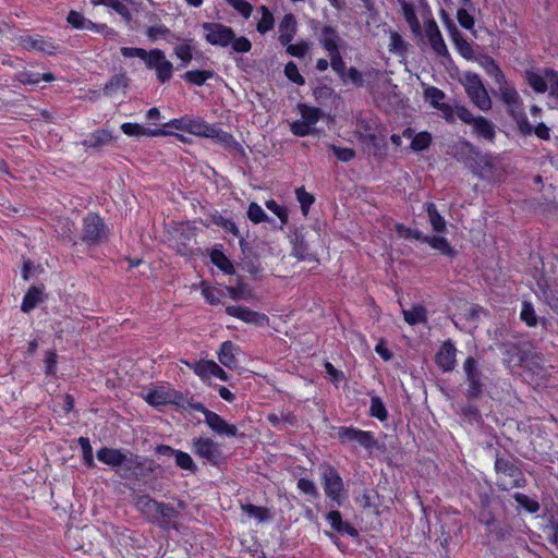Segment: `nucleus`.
I'll return each instance as SVG.
<instances>
[{
    "instance_id": "2",
    "label": "nucleus",
    "mask_w": 558,
    "mask_h": 558,
    "mask_svg": "<svg viewBox=\"0 0 558 558\" xmlns=\"http://www.w3.org/2000/svg\"><path fill=\"white\" fill-rule=\"evenodd\" d=\"M465 374V391L464 397L469 402H473L483 398L487 388V377L480 367L478 361L473 356H468L463 363Z\"/></svg>"
},
{
    "instance_id": "61",
    "label": "nucleus",
    "mask_w": 558,
    "mask_h": 558,
    "mask_svg": "<svg viewBox=\"0 0 558 558\" xmlns=\"http://www.w3.org/2000/svg\"><path fill=\"white\" fill-rule=\"evenodd\" d=\"M214 223L221 227L226 232H230L236 238H240V231L236 227V225L227 218H223L222 216L214 217Z\"/></svg>"
},
{
    "instance_id": "17",
    "label": "nucleus",
    "mask_w": 558,
    "mask_h": 558,
    "mask_svg": "<svg viewBox=\"0 0 558 558\" xmlns=\"http://www.w3.org/2000/svg\"><path fill=\"white\" fill-rule=\"evenodd\" d=\"M125 453L126 452L121 449L101 447L97 451L96 457L100 462L109 465L113 471H116Z\"/></svg>"
},
{
    "instance_id": "9",
    "label": "nucleus",
    "mask_w": 558,
    "mask_h": 558,
    "mask_svg": "<svg viewBox=\"0 0 558 558\" xmlns=\"http://www.w3.org/2000/svg\"><path fill=\"white\" fill-rule=\"evenodd\" d=\"M192 448L196 456L208 461L211 465H219L223 453L218 442L211 438L198 437L192 440Z\"/></svg>"
},
{
    "instance_id": "24",
    "label": "nucleus",
    "mask_w": 558,
    "mask_h": 558,
    "mask_svg": "<svg viewBox=\"0 0 558 558\" xmlns=\"http://www.w3.org/2000/svg\"><path fill=\"white\" fill-rule=\"evenodd\" d=\"M136 456L132 452L126 451L124 457L121 460V463L119 464L118 469L114 471V473L121 478L125 481H133L134 476V469L136 463Z\"/></svg>"
},
{
    "instance_id": "47",
    "label": "nucleus",
    "mask_w": 558,
    "mask_h": 558,
    "mask_svg": "<svg viewBox=\"0 0 558 558\" xmlns=\"http://www.w3.org/2000/svg\"><path fill=\"white\" fill-rule=\"evenodd\" d=\"M432 143L430 133L424 131L415 134L411 142V149L414 151H423L429 147Z\"/></svg>"
},
{
    "instance_id": "51",
    "label": "nucleus",
    "mask_w": 558,
    "mask_h": 558,
    "mask_svg": "<svg viewBox=\"0 0 558 558\" xmlns=\"http://www.w3.org/2000/svg\"><path fill=\"white\" fill-rule=\"evenodd\" d=\"M356 128L365 140H367L371 143H375L377 137L374 132L373 123L371 121H367L366 119L363 118H357Z\"/></svg>"
},
{
    "instance_id": "19",
    "label": "nucleus",
    "mask_w": 558,
    "mask_h": 558,
    "mask_svg": "<svg viewBox=\"0 0 558 558\" xmlns=\"http://www.w3.org/2000/svg\"><path fill=\"white\" fill-rule=\"evenodd\" d=\"M339 40L340 36L335 27L330 25H325L322 28L319 34V43L328 53L336 52V50H339Z\"/></svg>"
},
{
    "instance_id": "26",
    "label": "nucleus",
    "mask_w": 558,
    "mask_h": 558,
    "mask_svg": "<svg viewBox=\"0 0 558 558\" xmlns=\"http://www.w3.org/2000/svg\"><path fill=\"white\" fill-rule=\"evenodd\" d=\"M234 352L235 345L231 341H225L218 352L219 362L230 369L235 368L238 366V360Z\"/></svg>"
},
{
    "instance_id": "64",
    "label": "nucleus",
    "mask_w": 558,
    "mask_h": 558,
    "mask_svg": "<svg viewBox=\"0 0 558 558\" xmlns=\"http://www.w3.org/2000/svg\"><path fill=\"white\" fill-rule=\"evenodd\" d=\"M545 76L549 84V95L558 99V73L553 69H546Z\"/></svg>"
},
{
    "instance_id": "30",
    "label": "nucleus",
    "mask_w": 558,
    "mask_h": 558,
    "mask_svg": "<svg viewBox=\"0 0 558 558\" xmlns=\"http://www.w3.org/2000/svg\"><path fill=\"white\" fill-rule=\"evenodd\" d=\"M215 72L211 70H191L182 75V78L193 85L203 86L207 80L214 77Z\"/></svg>"
},
{
    "instance_id": "62",
    "label": "nucleus",
    "mask_w": 558,
    "mask_h": 558,
    "mask_svg": "<svg viewBox=\"0 0 558 558\" xmlns=\"http://www.w3.org/2000/svg\"><path fill=\"white\" fill-rule=\"evenodd\" d=\"M330 57V66L331 69L340 76L344 74L345 63L340 54L339 50H336V52L328 53Z\"/></svg>"
},
{
    "instance_id": "6",
    "label": "nucleus",
    "mask_w": 558,
    "mask_h": 558,
    "mask_svg": "<svg viewBox=\"0 0 558 558\" xmlns=\"http://www.w3.org/2000/svg\"><path fill=\"white\" fill-rule=\"evenodd\" d=\"M205 40L211 46L228 47L234 37V31L225 24L205 22L202 24Z\"/></svg>"
},
{
    "instance_id": "27",
    "label": "nucleus",
    "mask_w": 558,
    "mask_h": 558,
    "mask_svg": "<svg viewBox=\"0 0 558 558\" xmlns=\"http://www.w3.org/2000/svg\"><path fill=\"white\" fill-rule=\"evenodd\" d=\"M424 243H427L430 247L439 251L442 255L450 258H453L457 255V251L448 243L444 236L426 235Z\"/></svg>"
},
{
    "instance_id": "46",
    "label": "nucleus",
    "mask_w": 558,
    "mask_h": 558,
    "mask_svg": "<svg viewBox=\"0 0 558 558\" xmlns=\"http://www.w3.org/2000/svg\"><path fill=\"white\" fill-rule=\"evenodd\" d=\"M128 85V78L123 74H116L113 75L109 82L106 83L104 87V93L107 96H110L114 93H117L120 88L126 87Z\"/></svg>"
},
{
    "instance_id": "44",
    "label": "nucleus",
    "mask_w": 558,
    "mask_h": 558,
    "mask_svg": "<svg viewBox=\"0 0 558 558\" xmlns=\"http://www.w3.org/2000/svg\"><path fill=\"white\" fill-rule=\"evenodd\" d=\"M526 80L529 85L536 92V93H545L548 88V81L546 76H542L533 71L526 72Z\"/></svg>"
},
{
    "instance_id": "45",
    "label": "nucleus",
    "mask_w": 558,
    "mask_h": 558,
    "mask_svg": "<svg viewBox=\"0 0 558 558\" xmlns=\"http://www.w3.org/2000/svg\"><path fill=\"white\" fill-rule=\"evenodd\" d=\"M77 442L82 449L84 464L89 469L95 468L96 464L94 461L93 448H92L89 439L87 437H80L77 439Z\"/></svg>"
},
{
    "instance_id": "7",
    "label": "nucleus",
    "mask_w": 558,
    "mask_h": 558,
    "mask_svg": "<svg viewBox=\"0 0 558 558\" xmlns=\"http://www.w3.org/2000/svg\"><path fill=\"white\" fill-rule=\"evenodd\" d=\"M339 441L343 445L356 442L361 447L371 450L378 447V441L372 432L357 429L355 427L341 426L338 429Z\"/></svg>"
},
{
    "instance_id": "38",
    "label": "nucleus",
    "mask_w": 558,
    "mask_h": 558,
    "mask_svg": "<svg viewBox=\"0 0 558 558\" xmlns=\"http://www.w3.org/2000/svg\"><path fill=\"white\" fill-rule=\"evenodd\" d=\"M213 125L206 123L205 121L192 120L189 118L186 132L193 135L208 137L211 131Z\"/></svg>"
},
{
    "instance_id": "18",
    "label": "nucleus",
    "mask_w": 558,
    "mask_h": 558,
    "mask_svg": "<svg viewBox=\"0 0 558 558\" xmlns=\"http://www.w3.org/2000/svg\"><path fill=\"white\" fill-rule=\"evenodd\" d=\"M44 286H32L24 295L21 310L24 313H28L44 302Z\"/></svg>"
},
{
    "instance_id": "34",
    "label": "nucleus",
    "mask_w": 558,
    "mask_h": 558,
    "mask_svg": "<svg viewBox=\"0 0 558 558\" xmlns=\"http://www.w3.org/2000/svg\"><path fill=\"white\" fill-rule=\"evenodd\" d=\"M191 41L192 39H182V43L173 48L174 54L181 60L180 66H186L193 59Z\"/></svg>"
},
{
    "instance_id": "54",
    "label": "nucleus",
    "mask_w": 558,
    "mask_h": 558,
    "mask_svg": "<svg viewBox=\"0 0 558 558\" xmlns=\"http://www.w3.org/2000/svg\"><path fill=\"white\" fill-rule=\"evenodd\" d=\"M520 317L529 327H534L537 324V316L535 314L532 303L524 301Z\"/></svg>"
},
{
    "instance_id": "15",
    "label": "nucleus",
    "mask_w": 558,
    "mask_h": 558,
    "mask_svg": "<svg viewBox=\"0 0 558 558\" xmlns=\"http://www.w3.org/2000/svg\"><path fill=\"white\" fill-rule=\"evenodd\" d=\"M134 469L133 481L137 482H146L158 469L160 465L156 463L154 460L136 456V463Z\"/></svg>"
},
{
    "instance_id": "37",
    "label": "nucleus",
    "mask_w": 558,
    "mask_h": 558,
    "mask_svg": "<svg viewBox=\"0 0 558 558\" xmlns=\"http://www.w3.org/2000/svg\"><path fill=\"white\" fill-rule=\"evenodd\" d=\"M241 509L250 517L256 518L259 522L268 521L271 519L270 511L266 507H258L252 504H241Z\"/></svg>"
},
{
    "instance_id": "57",
    "label": "nucleus",
    "mask_w": 558,
    "mask_h": 558,
    "mask_svg": "<svg viewBox=\"0 0 558 558\" xmlns=\"http://www.w3.org/2000/svg\"><path fill=\"white\" fill-rule=\"evenodd\" d=\"M284 74L291 82L300 86L305 84V78L300 74L298 65L293 61L286 64Z\"/></svg>"
},
{
    "instance_id": "14",
    "label": "nucleus",
    "mask_w": 558,
    "mask_h": 558,
    "mask_svg": "<svg viewBox=\"0 0 558 558\" xmlns=\"http://www.w3.org/2000/svg\"><path fill=\"white\" fill-rule=\"evenodd\" d=\"M453 149V157L458 161L471 167L481 156L480 150L469 141H460L454 145Z\"/></svg>"
},
{
    "instance_id": "3",
    "label": "nucleus",
    "mask_w": 558,
    "mask_h": 558,
    "mask_svg": "<svg viewBox=\"0 0 558 558\" xmlns=\"http://www.w3.org/2000/svg\"><path fill=\"white\" fill-rule=\"evenodd\" d=\"M109 236V228L96 213H89L83 219L81 240L88 246H98Z\"/></svg>"
},
{
    "instance_id": "1",
    "label": "nucleus",
    "mask_w": 558,
    "mask_h": 558,
    "mask_svg": "<svg viewBox=\"0 0 558 558\" xmlns=\"http://www.w3.org/2000/svg\"><path fill=\"white\" fill-rule=\"evenodd\" d=\"M498 85L500 99L507 106V111L511 116V118L515 121L519 132L523 136H529L532 134V125L529 122L526 114L523 110L522 101L519 97L518 92L511 86L506 76L504 77L502 83H496Z\"/></svg>"
},
{
    "instance_id": "39",
    "label": "nucleus",
    "mask_w": 558,
    "mask_h": 558,
    "mask_svg": "<svg viewBox=\"0 0 558 558\" xmlns=\"http://www.w3.org/2000/svg\"><path fill=\"white\" fill-rule=\"evenodd\" d=\"M247 217L253 223H260L264 221L274 223L275 220L270 218L264 209L255 202L248 205Z\"/></svg>"
},
{
    "instance_id": "63",
    "label": "nucleus",
    "mask_w": 558,
    "mask_h": 558,
    "mask_svg": "<svg viewBox=\"0 0 558 558\" xmlns=\"http://www.w3.org/2000/svg\"><path fill=\"white\" fill-rule=\"evenodd\" d=\"M298 488L304 493L307 496H311L313 498H318L319 494L317 490V487L315 486L314 482L307 478H300L298 481Z\"/></svg>"
},
{
    "instance_id": "60",
    "label": "nucleus",
    "mask_w": 558,
    "mask_h": 558,
    "mask_svg": "<svg viewBox=\"0 0 558 558\" xmlns=\"http://www.w3.org/2000/svg\"><path fill=\"white\" fill-rule=\"evenodd\" d=\"M230 45H231L233 51L239 52V53H245L252 49V43L250 41L248 38H246L244 36L236 37L235 34H234V37H233L232 41L230 43Z\"/></svg>"
},
{
    "instance_id": "25",
    "label": "nucleus",
    "mask_w": 558,
    "mask_h": 558,
    "mask_svg": "<svg viewBox=\"0 0 558 558\" xmlns=\"http://www.w3.org/2000/svg\"><path fill=\"white\" fill-rule=\"evenodd\" d=\"M472 126H473V131L476 135L487 140L489 142L494 141V138L496 136L495 125L493 122L487 120L485 117H482V116L476 117V120L474 121Z\"/></svg>"
},
{
    "instance_id": "58",
    "label": "nucleus",
    "mask_w": 558,
    "mask_h": 558,
    "mask_svg": "<svg viewBox=\"0 0 558 558\" xmlns=\"http://www.w3.org/2000/svg\"><path fill=\"white\" fill-rule=\"evenodd\" d=\"M426 99L429 100L430 105L438 109L442 102H440L445 97V93L437 87L430 86L424 92Z\"/></svg>"
},
{
    "instance_id": "48",
    "label": "nucleus",
    "mask_w": 558,
    "mask_h": 558,
    "mask_svg": "<svg viewBox=\"0 0 558 558\" xmlns=\"http://www.w3.org/2000/svg\"><path fill=\"white\" fill-rule=\"evenodd\" d=\"M260 11H262V19L257 23V31L260 34H265L274 28L275 19H274L272 13L268 10L267 7L262 5Z\"/></svg>"
},
{
    "instance_id": "49",
    "label": "nucleus",
    "mask_w": 558,
    "mask_h": 558,
    "mask_svg": "<svg viewBox=\"0 0 558 558\" xmlns=\"http://www.w3.org/2000/svg\"><path fill=\"white\" fill-rule=\"evenodd\" d=\"M296 198L301 205V210L304 216H307L310 207L314 204L315 197L313 194L305 191L304 186L295 190Z\"/></svg>"
},
{
    "instance_id": "40",
    "label": "nucleus",
    "mask_w": 558,
    "mask_h": 558,
    "mask_svg": "<svg viewBox=\"0 0 558 558\" xmlns=\"http://www.w3.org/2000/svg\"><path fill=\"white\" fill-rule=\"evenodd\" d=\"M369 415L376 417L380 422H385L388 418V411L378 396H372Z\"/></svg>"
},
{
    "instance_id": "12",
    "label": "nucleus",
    "mask_w": 558,
    "mask_h": 558,
    "mask_svg": "<svg viewBox=\"0 0 558 558\" xmlns=\"http://www.w3.org/2000/svg\"><path fill=\"white\" fill-rule=\"evenodd\" d=\"M426 37L429 40L432 49L440 57L449 58L447 46L444 41L441 33L434 19H429L425 23Z\"/></svg>"
},
{
    "instance_id": "41",
    "label": "nucleus",
    "mask_w": 558,
    "mask_h": 558,
    "mask_svg": "<svg viewBox=\"0 0 558 558\" xmlns=\"http://www.w3.org/2000/svg\"><path fill=\"white\" fill-rule=\"evenodd\" d=\"M173 458L177 466L180 468L181 470L190 471L192 473H195L197 471V466L189 453L181 450H177Z\"/></svg>"
},
{
    "instance_id": "52",
    "label": "nucleus",
    "mask_w": 558,
    "mask_h": 558,
    "mask_svg": "<svg viewBox=\"0 0 558 558\" xmlns=\"http://www.w3.org/2000/svg\"><path fill=\"white\" fill-rule=\"evenodd\" d=\"M396 231L400 238L405 240L414 239L424 243V239L426 238L420 230L408 228L402 223L396 225Z\"/></svg>"
},
{
    "instance_id": "29",
    "label": "nucleus",
    "mask_w": 558,
    "mask_h": 558,
    "mask_svg": "<svg viewBox=\"0 0 558 558\" xmlns=\"http://www.w3.org/2000/svg\"><path fill=\"white\" fill-rule=\"evenodd\" d=\"M402 11H403V16H404L407 23L409 24L413 35L417 36V37L422 36V26L416 16L413 4L408 3V2H402Z\"/></svg>"
},
{
    "instance_id": "42",
    "label": "nucleus",
    "mask_w": 558,
    "mask_h": 558,
    "mask_svg": "<svg viewBox=\"0 0 558 558\" xmlns=\"http://www.w3.org/2000/svg\"><path fill=\"white\" fill-rule=\"evenodd\" d=\"M299 110L302 116V120L310 126H313L322 117V110L318 108L310 107L307 105H299Z\"/></svg>"
},
{
    "instance_id": "21",
    "label": "nucleus",
    "mask_w": 558,
    "mask_h": 558,
    "mask_svg": "<svg viewBox=\"0 0 558 558\" xmlns=\"http://www.w3.org/2000/svg\"><path fill=\"white\" fill-rule=\"evenodd\" d=\"M474 60L477 61V63L495 80L496 83L504 82L505 74L490 56L480 54L478 57H475Z\"/></svg>"
},
{
    "instance_id": "59",
    "label": "nucleus",
    "mask_w": 558,
    "mask_h": 558,
    "mask_svg": "<svg viewBox=\"0 0 558 558\" xmlns=\"http://www.w3.org/2000/svg\"><path fill=\"white\" fill-rule=\"evenodd\" d=\"M241 267L252 276L258 275L262 270L257 255H254L253 257L247 255V258L243 259Z\"/></svg>"
},
{
    "instance_id": "33",
    "label": "nucleus",
    "mask_w": 558,
    "mask_h": 558,
    "mask_svg": "<svg viewBox=\"0 0 558 558\" xmlns=\"http://www.w3.org/2000/svg\"><path fill=\"white\" fill-rule=\"evenodd\" d=\"M211 263L227 275L234 274L235 269L230 259L219 250L214 248L210 253Z\"/></svg>"
},
{
    "instance_id": "56",
    "label": "nucleus",
    "mask_w": 558,
    "mask_h": 558,
    "mask_svg": "<svg viewBox=\"0 0 558 558\" xmlns=\"http://www.w3.org/2000/svg\"><path fill=\"white\" fill-rule=\"evenodd\" d=\"M293 255L300 259L304 260L308 257V246L304 241L303 236L295 234V239L293 241Z\"/></svg>"
},
{
    "instance_id": "36",
    "label": "nucleus",
    "mask_w": 558,
    "mask_h": 558,
    "mask_svg": "<svg viewBox=\"0 0 558 558\" xmlns=\"http://www.w3.org/2000/svg\"><path fill=\"white\" fill-rule=\"evenodd\" d=\"M426 211L433 230L436 232H444L446 230V221L438 213L436 205L434 203H427Z\"/></svg>"
},
{
    "instance_id": "16",
    "label": "nucleus",
    "mask_w": 558,
    "mask_h": 558,
    "mask_svg": "<svg viewBox=\"0 0 558 558\" xmlns=\"http://www.w3.org/2000/svg\"><path fill=\"white\" fill-rule=\"evenodd\" d=\"M296 20L292 13L286 14L279 23V41L282 46L290 44L296 34Z\"/></svg>"
},
{
    "instance_id": "53",
    "label": "nucleus",
    "mask_w": 558,
    "mask_h": 558,
    "mask_svg": "<svg viewBox=\"0 0 558 558\" xmlns=\"http://www.w3.org/2000/svg\"><path fill=\"white\" fill-rule=\"evenodd\" d=\"M344 84L352 83L356 87L364 85L363 74L354 66L349 68L344 71V74L340 76Z\"/></svg>"
},
{
    "instance_id": "11",
    "label": "nucleus",
    "mask_w": 558,
    "mask_h": 558,
    "mask_svg": "<svg viewBox=\"0 0 558 558\" xmlns=\"http://www.w3.org/2000/svg\"><path fill=\"white\" fill-rule=\"evenodd\" d=\"M226 313L232 317L241 319L244 323L255 326H266L269 322V318L266 314L252 311L246 306L229 305L226 307Z\"/></svg>"
},
{
    "instance_id": "4",
    "label": "nucleus",
    "mask_w": 558,
    "mask_h": 558,
    "mask_svg": "<svg viewBox=\"0 0 558 558\" xmlns=\"http://www.w3.org/2000/svg\"><path fill=\"white\" fill-rule=\"evenodd\" d=\"M462 84L471 101L481 110L488 111L492 108L490 97L478 74L466 72Z\"/></svg>"
},
{
    "instance_id": "43",
    "label": "nucleus",
    "mask_w": 558,
    "mask_h": 558,
    "mask_svg": "<svg viewBox=\"0 0 558 558\" xmlns=\"http://www.w3.org/2000/svg\"><path fill=\"white\" fill-rule=\"evenodd\" d=\"M169 396H170V400H171V401H169V404H175V405L182 408L183 410H186V409L194 410V405L202 404L201 402L194 401L193 398H186L183 393L175 391V390H170Z\"/></svg>"
},
{
    "instance_id": "23",
    "label": "nucleus",
    "mask_w": 558,
    "mask_h": 558,
    "mask_svg": "<svg viewBox=\"0 0 558 558\" xmlns=\"http://www.w3.org/2000/svg\"><path fill=\"white\" fill-rule=\"evenodd\" d=\"M160 502L148 495H141L135 498V507L150 520L155 521Z\"/></svg>"
},
{
    "instance_id": "22",
    "label": "nucleus",
    "mask_w": 558,
    "mask_h": 558,
    "mask_svg": "<svg viewBox=\"0 0 558 558\" xmlns=\"http://www.w3.org/2000/svg\"><path fill=\"white\" fill-rule=\"evenodd\" d=\"M112 134L107 130H97L87 136L82 145L86 148L99 149L112 141Z\"/></svg>"
},
{
    "instance_id": "55",
    "label": "nucleus",
    "mask_w": 558,
    "mask_h": 558,
    "mask_svg": "<svg viewBox=\"0 0 558 558\" xmlns=\"http://www.w3.org/2000/svg\"><path fill=\"white\" fill-rule=\"evenodd\" d=\"M454 46L458 49L459 53L466 60H474V50L472 45L463 37H459L454 41Z\"/></svg>"
},
{
    "instance_id": "13",
    "label": "nucleus",
    "mask_w": 558,
    "mask_h": 558,
    "mask_svg": "<svg viewBox=\"0 0 558 558\" xmlns=\"http://www.w3.org/2000/svg\"><path fill=\"white\" fill-rule=\"evenodd\" d=\"M457 349L451 341H446L436 353L435 362L442 372H451L456 367Z\"/></svg>"
},
{
    "instance_id": "28",
    "label": "nucleus",
    "mask_w": 558,
    "mask_h": 558,
    "mask_svg": "<svg viewBox=\"0 0 558 558\" xmlns=\"http://www.w3.org/2000/svg\"><path fill=\"white\" fill-rule=\"evenodd\" d=\"M170 390L171 389L166 390L163 387H157V388L150 389L147 392L145 400L148 404L154 405V407L169 404V401H171L170 396H169Z\"/></svg>"
},
{
    "instance_id": "10",
    "label": "nucleus",
    "mask_w": 558,
    "mask_h": 558,
    "mask_svg": "<svg viewBox=\"0 0 558 558\" xmlns=\"http://www.w3.org/2000/svg\"><path fill=\"white\" fill-rule=\"evenodd\" d=\"M145 64L149 70H155L157 80L165 84L172 77L173 64L166 58V54L160 49H153L149 51V57L146 58Z\"/></svg>"
},
{
    "instance_id": "32",
    "label": "nucleus",
    "mask_w": 558,
    "mask_h": 558,
    "mask_svg": "<svg viewBox=\"0 0 558 558\" xmlns=\"http://www.w3.org/2000/svg\"><path fill=\"white\" fill-rule=\"evenodd\" d=\"M459 414L469 424L481 426L484 422L478 408L469 401L468 404L460 408Z\"/></svg>"
},
{
    "instance_id": "50",
    "label": "nucleus",
    "mask_w": 558,
    "mask_h": 558,
    "mask_svg": "<svg viewBox=\"0 0 558 558\" xmlns=\"http://www.w3.org/2000/svg\"><path fill=\"white\" fill-rule=\"evenodd\" d=\"M513 498L521 508L525 509L530 513H536L539 510L538 501L531 499L525 494L515 493Z\"/></svg>"
},
{
    "instance_id": "5",
    "label": "nucleus",
    "mask_w": 558,
    "mask_h": 558,
    "mask_svg": "<svg viewBox=\"0 0 558 558\" xmlns=\"http://www.w3.org/2000/svg\"><path fill=\"white\" fill-rule=\"evenodd\" d=\"M319 471L325 495L336 504L341 505L344 498L342 496L344 485L339 472L332 465L326 463L319 466Z\"/></svg>"
},
{
    "instance_id": "35",
    "label": "nucleus",
    "mask_w": 558,
    "mask_h": 558,
    "mask_svg": "<svg viewBox=\"0 0 558 558\" xmlns=\"http://www.w3.org/2000/svg\"><path fill=\"white\" fill-rule=\"evenodd\" d=\"M404 320L410 325L425 323L427 319V311L424 306L417 305L410 310L403 311Z\"/></svg>"
},
{
    "instance_id": "8",
    "label": "nucleus",
    "mask_w": 558,
    "mask_h": 558,
    "mask_svg": "<svg viewBox=\"0 0 558 558\" xmlns=\"http://www.w3.org/2000/svg\"><path fill=\"white\" fill-rule=\"evenodd\" d=\"M194 410L205 415V423L208 427L219 436L236 437L238 428L235 425L229 424L222 416L208 410L204 404L194 405Z\"/></svg>"
},
{
    "instance_id": "20",
    "label": "nucleus",
    "mask_w": 558,
    "mask_h": 558,
    "mask_svg": "<svg viewBox=\"0 0 558 558\" xmlns=\"http://www.w3.org/2000/svg\"><path fill=\"white\" fill-rule=\"evenodd\" d=\"M208 138L216 140V142L222 144L226 148L235 151H243V148L239 142L228 132L213 125Z\"/></svg>"
},
{
    "instance_id": "31",
    "label": "nucleus",
    "mask_w": 558,
    "mask_h": 558,
    "mask_svg": "<svg viewBox=\"0 0 558 558\" xmlns=\"http://www.w3.org/2000/svg\"><path fill=\"white\" fill-rule=\"evenodd\" d=\"M179 517V511L170 504L160 502L155 521L160 522L162 527H169L172 519Z\"/></svg>"
}]
</instances>
